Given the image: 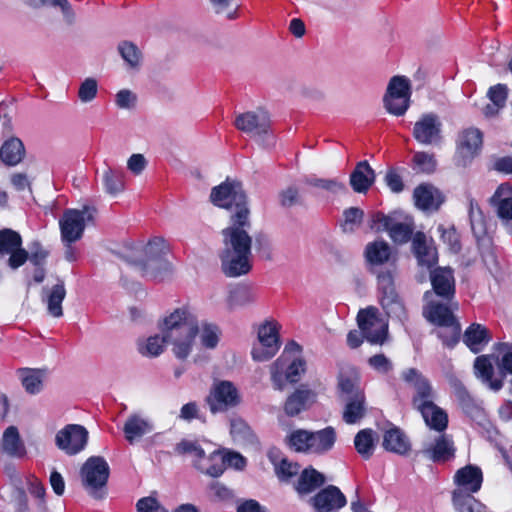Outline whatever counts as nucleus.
Returning <instances> with one entry per match:
<instances>
[{"mask_svg":"<svg viewBox=\"0 0 512 512\" xmlns=\"http://www.w3.org/2000/svg\"><path fill=\"white\" fill-rule=\"evenodd\" d=\"M160 330L161 335L138 341V351L142 356L158 357L166 344L172 346L174 356L180 360L190 355L198 332V321L187 308H177L164 317Z\"/></svg>","mask_w":512,"mask_h":512,"instance_id":"f257e3e1","label":"nucleus"},{"mask_svg":"<svg viewBox=\"0 0 512 512\" xmlns=\"http://www.w3.org/2000/svg\"><path fill=\"white\" fill-rule=\"evenodd\" d=\"M252 224L250 210L232 212L230 225L222 230L223 249L219 257L221 269L227 277H240L252 269Z\"/></svg>","mask_w":512,"mask_h":512,"instance_id":"f03ea898","label":"nucleus"},{"mask_svg":"<svg viewBox=\"0 0 512 512\" xmlns=\"http://www.w3.org/2000/svg\"><path fill=\"white\" fill-rule=\"evenodd\" d=\"M136 253L137 251H131L129 254L121 257L132 264L143 277L160 281L167 274L171 273L172 265L164 258L166 245L163 239L155 238L145 246L143 249L145 259H138Z\"/></svg>","mask_w":512,"mask_h":512,"instance_id":"7ed1b4c3","label":"nucleus"},{"mask_svg":"<svg viewBox=\"0 0 512 512\" xmlns=\"http://www.w3.org/2000/svg\"><path fill=\"white\" fill-rule=\"evenodd\" d=\"M273 388L283 391L286 383H297L306 372V361L299 356H291L288 349L269 367Z\"/></svg>","mask_w":512,"mask_h":512,"instance_id":"20e7f679","label":"nucleus"},{"mask_svg":"<svg viewBox=\"0 0 512 512\" xmlns=\"http://www.w3.org/2000/svg\"><path fill=\"white\" fill-rule=\"evenodd\" d=\"M109 475V465L101 456L89 457L80 469L82 486L95 499H103L105 497V488Z\"/></svg>","mask_w":512,"mask_h":512,"instance_id":"39448f33","label":"nucleus"},{"mask_svg":"<svg viewBox=\"0 0 512 512\" xmlns=\"http://www.w3.org/2000/svg\"><path fill=\"white\" fill-rule=\"evenodd\" d=\"M395 275V267L383 270L378 274L377 280L380 292V303L389 318L404 323L408 319V314L396 291L394 285Z\"/></svg>","mask_w":512,"mask_h":512,"instance_id":"423d86ee","label":"nucleus"},{"mask_svg":"<svg viewBox=\"0 0 512 512\" xmlns=\"http://www.w3.org/2000/svg\"><path fill=\"white\" fill-rule=\"evenodd\" d=\"M96 213V208L92 206L65 210L59 220L62 241L72 244L81 239L86 226L94 222Z\"/></svg>","mask_w":512,"mask_h":512,"instance_id":"0eeeda50","label":"nucleus"},{"mask_svg":"<svg viewBox=\"0 0 512 512\" xmlns=\"http://www.w3.org/2000/svg\"><path fill=\"white\" fill-rule=\"evenodd\" d=\"M411 84L405 76H393L383 97V104L388 113L402 116L410 106Z\"/></svg>","mask_w":512,"mask_h":512,"instance_id":"6e6552de","label":"nucleus"},{"mask_svg":"<svg viewBox=\"0 0 512 512\" xmlns=\"http://www.w3.org/2000/svg\"><path fill=\"white\" fill-rule=\"evenodd\" d=\"M210 200L220 208L234 209L233 212L249 209L243 186L236 180L226 179V181L214 187L210 194Z\"/></svg>","mask_w":512,"mask_h":512,"instance_id":"1a4fd4ad","label":"nucleus"},{"mask_svg":"<svg viewBox=\"0 0 512 512\" xmlns=\"http://www.w3.org/2000/svg\"><path fill=\"white\" fill-rule=\"evenodd\" d=\"M234 126L251 138L264 139L269 138L271 119L266 110L258 108L237 114Z\"/></svg>","mask_w":512,"mask_h":512,"instance_id":"9d476101","label":"nucleus"},{"mask_svg":"<svg viewBox=\"0 0 512 512\" xmlns=\"http://www.w3.org/2000/svg\"><path fill=\"white\" fill-rule=\"evenodd\" d=\"M206 401L210 411L216 414L239 406L242 398L231 381L221 380L213 384Z\"/></svg>","mask_w":512,"mask_h":512,"instance_id":"9b49d317","label":"nucleus"},{"mask_svg":"<svg viewBox=\"0 0 512 512\" xmlns=\"http://www.w3.org/2000/svg\"><path fill=\"white\" fill-rule=\"evenodd\" d=\"M357 323L369 343L382 345L385 342L388 335V324L379 316L377 308L361 309L357 315Z\"/></svg>","mask_w":512,"mask_h":512,"instance_id":"f8f14e48","label":"nucleus"},{"mask_svg":"<svg viewBox=\"0 0 512 512\" xmlns=\"http://www.w3.org/2000/svg\"><path fill=\"white\" fill-rule=\"evenodd\" d=\"M257 335L258 342L252 348V358L258 362L268 361L280 348L277 323L265 321L259 326Z\"/></svg>","mask_w":512,"mask_h":512,"instance_id":"ddd939ff","label":"nucleus"},{"mask_svg":"<svg viewBox=\"0 0 512 512\" xmlns=\"http://www.w3.org/2000/svg\"><path fill=\"white\" fill-rule=\"evenodd\" d=\"M21 235L9 228L0 230V259L9 256L7 265L16 270L28 260V251L22 247Z\"/></svg>","mask_w":512,"mask_h":512,"instance_id":"4468645a","label":"nucleus"},{"mask_svg":"<svg viewBox=\"0 0 512 512\" xmlns=\"http://www.w3.org/2000/svg\"><path fill=\"white\" fill-rule=\"evenodd\" d=\"M402 379L409 384L413 390L412 406L414 409L425 407L437 398L430 381L417 369L408 368L401 374Z\"/></svg>","mask_w":512,"mask_h":512,"instance_id":"2eb2a0df","label":"nucleus"},{"mask_svg":"<svg viewBox=\"0 0 512 512\" xmlns=\"http://www.w3.org/2000/svg\"><path fill=\"white\" fill-rule=\"evenodd\" d=\"M370 227L377 232L387 231L397 244L407 243L413 234V226L410 223L397 221L394 217L381 212L372 215Z\"/></svg>","mask_w":512,"mask_h":512,"instance_id":"dca6fc26","label":"nucleus"},{"mask_svg":"<svg viewBox=\"0 0 512 512\" xmlns=\"http://www.w3.org/2000/svg\"><path fill=\"white\" fill-rule=\"evenodd\" d=\"M88 441V431L78 424H69L59 430L55 436L56 446L67 455L81 452Z\"/></svg>","mask_w":512,"mask_h":512,"instance_id":"f3484780","label":"nucleus"},{"mask_svg":"<svg viewBox=\"0 0 512 512\" xmlns=\"http://www.w3.org/2000/svg\"><path fill=\"white\" fill-rule=\"evenodd\" d=\"M207 460L210 465L201 462L197 464V469L211 477L221 476L226 466L240 470L246 465V459L237 452H226L222 454L218 451H214L208 455Z\"/></svg>","mask_w":512,"mask_h":512,"instance_id":"a211bd4d","label":"nucleus"},{"mask_svg":"<svg viewBox=\"0 0 512 512\" xmlns=\"http://www.w3.org/2000/svg\"><path fill=\"white\" fill-rule=\"evenodd\" d=\"M155 429L153 420L140 411L130 413L124 424V438L129 444L138 442L146 435L152 433Z\"/></svg>","mask_w":512,"mask_h":512,"instance_id":"6ab92c4d","label":"nucleus"},{"mask_svg":"<svg viewBox=\"0 0 512 512\" xmlns=\"http://www.w3.org/2000/svg\"><path fill=\"white\" fill-rule=\"evenodd\" d=\"M468 214L471 224V230L479 242L478 245L482 250V257H490L492 261H495V256L490 249L489 239H486V226L482 211L478 203L471 197H468Z\"/></svg>","mask_w":512,"mask_h":512,"instance_id":"aec40b11","label":"nucleus"},{"mask_svg":"<svg viewBox=\"0 0 512 512\" xmlns=\"http://www.w3.org/2000/svg\"><path fill=\"white\" fill-rule=\"evenodd\" d=\"M444 301L429 300L423 309V315L431 323L439 326H451L456 322L453 311L458 309V303L453 301V298Z\"/></svg>","mask_w":512,"mask_h":512,"instance_id":"412c9836","label":"nucleus"},{"mask_svg":"<svg viewBox=\"0 0 512 512\" xmlns=\"http://www.w3.org/2000/svg\"><path fill=\"white\" fill-rule=\"evenodd\" d=\"M452 438L441 432L423 444L422 454L434 462H445L454 457Z\"/></svg>","mask_w":512,"mask_h":512,"instance_id":"4be33fe9","label":"nucleus"},{"mask_svg":"<svg viewBox=\"0 0 512 512\" xmlns=\"http://www.w3.org/2000/svg\"><path fill=\"white\" fill-rule=\"evenodd\" d=\"M441 126L437 115L425 114L414 124L413 136L424 145L437 143L441 139Z\"/></svg>","mask_w":512,"mask_h":512,"instance_id":"5701e85b","label":"nucleus"},{"mask_svg":"<svg viewBox=\"0 0 512 512\" xmlns=\"http://www.w3.org/2000/svg\"><path fill=\"white\" fill-rule=\"evenodd\" d=\"M310 501L317 512H336L347 503L345 495L334 485L320 490Z\"/></svg>","mask_w":512,"mask_h":512,"instance_id":"b1692460","label":"nucleus"},{"mask_svg":"<svg viewBox=\"0 0 512 512\" xmlns=\"http://www.w3.org/2000/svg\"><path fill=\"white\" fill-rule=\"evenodd\" d=\"M482 146V133L477 128L463 130L458 138L457 151L462 160V165L473 159Z\"/></svg>","mask_w":512,"mask_h":512,"instance_id":"393cba45","label":"nucleus"},{"mask_svg":"<svg viewBox=\"0 0 512 512\" xmlns=\"http://www.w3.org/2000/svg\"><path fill=\"white\" fill-rule=\"evenodd\" d=\"M430 280L435 294L444 300L454 298L455 279L451 268L438 267L430 274Z\"/></svg>","mask_w":512,"mask_h":512,"instance_id":"a878e982","label":"nucleus"},{"mask_svg":"<svg viewBox=\"0 0 512 512\" xmlns=\"http://www.w3.org/2000/svg\"><path fill=\"white\" fill-rule=\"evenodd\" d=\"M447 378L464 413L471 418H478L482 414V409L467 391L463 383L450 372L447 373Z\"/></svg>","mask_w":512,"mask_h":512,"instance_id":"bb28decb","label":"nucleus"},{"mask_svg":"<svg viewBox=\"0 0 512 512\" xmlns=\"http://www.w3.org/2000/svg\"><path fill=\"white\" fill-rule=\"evenodd\" d=\"M42 301L47 306V312L50 316L60 318L63 316L62 302L66 296L64 281L58 279V282L52 287H43Z\"/></svg>","mask_w":512,"mask_h":512,"instance_id":"cd10ccee","label":"nucleus"},{"mask_svg":"<svg viewBox=\"0 0 512 512\" xmlns=\"http://www.w3.org/2000/svg\"><path fill=\"white\" fill-rule=\"evenodd\" d=\"M496 215L502 221L512 220V187L509 184H501L490 199Z\"/></svg>","mask_w":512,"mask_h":512,"instance_id":"c85d7f7f","label":"nucleus"},{"mask_svg":"<svg viewBox=\"0 0 512 512\" xmlns=\"http://www.w3.org/2000/svg\"><path fill=\"white\" fill-rule=\"evenodd\" d=\"M413 197L415 205L423 211H436L443 202L440 192L428 184L416 187Z\"/></svg>","mask_w":512,"mask_h":512,"instance_id":"c756f323","label":"nucleus"},{"mask_svg":"<svg viewBox=\"0 0 512 512\" xmlns=\"http://www.w3.org/2000/svg\"><path fill=\"white\" fill-rule=\"evenodd\" d=\"M336 439V431L331 426L318 431H310V454L323 455L329 452L334 447Z\"/></svg>","mask_w":512,"mask_h":512,"instance_id":"7c9ffc66","label":"nucleus"},{"mask_svg":"<svg viewBox=\"0 0 512 512\" xmlns=\"http://www.w3.org/2000/svg\"><path fill=\"white\" fill-rule=\"evenodd\" d=\"M316 401V393L310 389L299 388L286 400L284 410L287 415L295 416Z\"/></svg>","mask_w":512,"mask_h":512,"instance_id":"2f4dec72","label":"nucleus"},{"mask_svg":"<svg viewBox=\"0 0 512 512\" xmlns=\"http://www.w3.org/2000/svg\"><path fill=\"white\" fill-rule=\"evenodd\" d=\"M375 172L367 161L357 163L350 175V185L357 193H366L375 181Z\"/></svg>","mask_w":512,"mask_h":512,"instance_id":"473e14b6","label":"nucleus"},{"mask_svg":"<svg viewBox=\"0 0 512 512\" xmlns=\"http://www.w3.org/2000/svg\"><path fill=\"white\" fill-rule=\"evenodd\" d=\"M412 249L420 265L431 267L437 262L436 249L427 242L424 233L417 232L413 236Z\"/></svg>","mask_w":512,"mask_h":512,"instance_id":"72a5a7b5","label":"nucleus"},{"mask_svg":"<svg viewBox=\"0 0 512 512\" xmlns=\"http://www.w3.org/2000/svg\"><path fill=\"white\" fill-rule=\"evenodd\" d=\"M417 411L420 412L424 422L429 428L439 433L446 430L448 426V415L442 408L436 405L435 401L425 405V407L417 409Z\"/></svg>","mask_w":512,"mask_h":512,"instance_id":"f704fd0d","label":"nucleus"},{"mask_svg":"<svg viewBox=\"0 0 512 512\" xmlns=\"http://www.w3.org/2000/svg\"><path fill=\"white\" fill-rule=\"evenodd\" d=\"M17 374L25 391L31 395L38 394L43 389V381L47 377V369L20 368Z\"/></svg>","mask_w":512,"mask_h":512,"instance_id":"c9c22d12","label":"nucleus"},{"mask_svg":"<svg viewBox=\"0 0 512 512\" xmlns=\"http://www.w3.org/2000/svg\"><path fill=\"white\" fill-rule=\"evenodd\" d=\"M455 482L464 491L470 493L477 492L482 484V472L481 470L472 465H468L459 469L455 474Z\"/></svg>","mask_w":512,"mask_h":512,"instance_id":"e433bc0d","label":"nucleus"},{"mask_svg":"<svg viewBox=\"0 0 512 512\" xmlns=\"http://www.w3.org/2000/svg\"><path fill=\"white\" fill-rule=\"evenodd\" d=\"M25 157L23 142L17 137H11L0 147V160L7 166L18 165Z\"/></svg>","mask_w":512,"mask_h":512,"instance_id":"4c0bfd02","label":"nucleus"},{"mask_svg":"<svg viewBox=\"0 0 512 512\" xmlns=\"http://www.w3.org/2000/svg\"><path fill=\"white\" fill-rule=\"evenodd\" d=\"M230 434L239 445L254 446L257 444V437L248 423L240 417L230 419Z\"/></svg>","mask_w":512,"mask_h":512,"instance_id":"58836bf2","label":"nucleus"},{"mask_svg":"<svg viewBox=\"0 0 512 512\" xmlns=\"http://www.w3.org/2000/svg\"><path fill=\"white\" fill-rule=\"evenodd\" d=\"M383 447L390 452L406 455L411 445L407 436L397 427L385 431L383 435Z\"/></svg>","mask_w":512,"mask_h":512,"instance_id":"ea45409f","label":"nucleus"},{"mask_svg":"<svg viewBox=\"0 0 512 512\" xmlns=\"http://www.w3.org/2000/svg\"><path fill=\"white\" fill-rule=\"evenodd\" d=\"M463 341L472 352L478 353L490 341L489 332L483 325L473 323L466 329Z\"/></svg>","mask_w":512,"mask_h":512,"instance_id":"a19ab883","label":"nucleus"},{"mask_svg":"<svg viewBox=\"0 0 512 512\" xmlns=\"http://www.w3.org/2000/svg\"><path fill=\"white\" fill-rule=\"evenodd\" d=\"M345 402L342 417L347 424H356L366 414L365 396H356L355 398H344Z\"/></svg>","mask_w":512,"mask_h":512,"instance_id":"79ce46f5","label":"nucleus"},{"mask_svg":"<svg viewBox=\"0 0 512 512\" xmlns=\"http://www.w3.org/2000/svg\"><path fill=\"white\" fill-rule=\"evenodd\" d=\"M474 371L475 375L480 378L484 383L488 384L489 387L498 391L503 386L502 380H493V365L487 356H479L475 359L474 362Z\"/></svg>","mask_w":512,"mask_h":512,"instance_id":"37998d69","label":"nucleus"},{"mask_svg":"<svg viewBox=\"0 0 512 512\" xmlns=\"http://www.w3.org/2000/svg\"><path fill=\"white\" fill-rule=\"evenodd\" d=\"M2 449L5 453L13 457H22L25 454V446L20 438L18 429L15 426H9L3 433Z\"/></svg>","mask_w":512,"mask_h":512,"instance_id":"c03bdc74","label":"nucleus"},{"mask_svg":"<svg viewBox=\"0 0 512 512\" xmlns=\"http://www.w3.org/2000/svg\"><path fill=\"white\" fill-rule=\"evenodd\" d=\"M338 387L342 400L344 398H355L356 396H364L360 388L359 376L355 371L340 373L338 379Z\"/></svg>","mask_w":512,"mask_h":512,"instance_id":"a18cd8bd","label":"nucleus"},{"mask_svg":"<svg viewBox=\"0 0 512 512\" xmlns=\"http://www.w3.org/2000/svg\"><path fill=\"white\" fill-rule=\"evenodd\" d=\"M391 254L389 244L383 240L368 243L365 248L366 259L373 265H381L388 262L391 258Z\"/></svg>","mask_w":512,"mask_h":512,"instance_id":"49530a36","label":"nucleus"},{"mask_svg":"<svg viewBox=\"0 0 512 512\" xmlns=\"http://www.w3.org/2000/svg\"><path fill=\"white\" fill-rule=\"evenodd\" d=\"M325 476L313 468H307L302 471L296 485V490L300 494H308L323 485Z\"/></svg>","mask_w":512,"mask_h":512,"instance_id":"de8ad7c7","label":"nucleus"},{"mask_svg":"<svg viewBox=\"0 0 512 512\" xmlns=\"http://www.w3.org/2000/svg\"><path fill=\"white\" fill-rule=\"evenodd\" d=\"M256 300V295L251 288L247 286H235L229 290L227 297V306L230 310L238 307H244L252 304Z\"/></svg>","mask_w":512,"mask_h":512,"instance_id":"09e8293b","label":"nucleus"},{"mask_svg":"<svg viewBox=\"0 0 512 512\" xmlns=\"http://www.w3.org/2000/svg\"><path fill=\"white\" fill-rule=\"evenodd\" d=\"M304 183L310 187L322 189L332 195H338L347 192V187L338 178H319L309 176L304 179Z\"/></svg>","mask_w":512,"mask_h":512,"instance_id":"8fccbe9b","label":"nucleus"},{"mask_svg":"<svg viewBox=\"0 0 512 512\" xmlns=\"http://www.w3.org/2000/svg\"><path fill=\"white\" fill-rule=\"evenodd\" d=\"M117 50L130 70L138 71L140 69L142 53L136 44L130 41H122L118 44Z\"/></svg>","mask_w":512,"mask_h":512,"instance_id":"3c124183","label":"nucleus"},{"mask_svg":"<svg viewBox=\"0 0 512 512\" xmlns=\"http://www.w3.org/2000/svg\"><path fill=\"white\" fill-rule=\"evenodd\" d=\"M175 452L179 455H189L193 458L194 466L197 468V464L206 463L210 465L205 455L204 449L199 445L197 441L192 440H182L175 446Z\"/></svg>","mask_w":512,"mask_h":512,"instance_id":"603ef678","label":"nucleus"},{"mask_svg":"<svg viewBox=\"0 0 512 512\" xmlns=\"http://www.w3.org/2000/svg\"><path fill=\"white\" fill-rule=\"evenodd\" d=\"M102 181L106 193L116 196L125 189L124 174L121 171L107 167L102 174Z\"/></svg>","mask_w":512,"mask_h":512,"instance_id":"864d4df0","label":"nucleus"},{"mask_svg":"<svg viewBox=\"0 0 512 512\" xmlns=\"http://www.w3.org/2000/svg\"><path fill=\"white\" fill-rule=\"evenodd\" d=\"M453 504L458 512H481L482 505L470 492L457 488L453 492Z\"/></svg>","mask_w":512,"mask_h":512,"instance_id":"5fc2aeb1","label":"nucleus"},{"mask_svg":"<svg viewBox=\"0 0 512 512\" xmlns=\"http://www.w3.org/2000/svg\"><path fill=\"white\" fill-rule=\"evenodd\" d=\"M197 334L203 347L215 349L220 341L221 330L216 324L205 322L198 326Z\"/></svg>","mask_w":512,"mask_h":512,"instance_id":"6e6d98bb","label":"nucleus"},{"mask_svg":"<svg viewBox=\"0 0 512 512\" xmlns=\"http://www.w3.org/2000/svg\"><path fill=\"white\" fill-rule=\"evenodd\" d=\"M357 452L365 459H369L374 451V432L372 429L360 430L354 438Z\"/></svg>","mask_w":512,"mask_h":512,"instance_id":"4d7b16f0","label":"nucleus"},{"mask_svg":"<svg viewBox=\"0 0 512 512\" xmlns=\"http://www.w3.org/2000/svg\"><path fill=\"white\" fill-rule=\"evenodd\" d=\"M288 446L296 452L310 454V431L297 429L286 438Z\"/></svg>","mask_w":512,"mask_h":512,"instance_id":"13d9d810","label":"nucleus"},{"mask_svg":"<svg viewBox=\"0 0 512 512\" xmlns=\"http://www.w3.org/2000/svg\"><path fill=\"white\" fill-rule=\"evenodd\" d=\"M24 2L33 8H39L42 6L59 7L62 11L64 20L68 24H72L74 22L75 14L67 0H24Z\"/></svg>","mask_w":512,"mask_h":512,"instance_id":"bf43d9fd","label":"nucleus"},{"mask_svg":"<svg viewBox=\"0 0 512 512\" xmlns=\"http://www.w3.org/2000/svg\"><path fill=\"white\" fill-rule=\"evenodd\" d=\"M98 94V81L93 77L85 78L79 86L78 98L81 103L92 102Z\"/></svg>","mask_w":512,"mask_h":512,"instance_id":"052dcab7","label":"nucleus"},{"mask_svg":"<svg viewBox=\"0 0 512 512\" xmlns=\"http://www.w3.org/2000/svg\"><path fill=\"white\" fill-rule=\"evenodd\" d=\"M414 170L421 173L430 174L436 169V160L433 154L427 152H417L413 157Z\"/></svg>","mask_w":512,"mask_h":512,"instance_id":"680f3d73","label":"nucleus"},{"mask_svg":"<svg viewBox=\"0 0 512 512\" xmlns=\"http://www.w3.org/2000/svg\"><path fill=\"white\" fill-rule=\"evenodd\" d=\"M216 14L225 15L227 19L233 20L238 17V5H234V0H210Z\"/></svg>","mask_w":512,"mask_h":512,"instance_id":"e2e57ef3","label":"nucleus"},{"mask_svg":"<svg viewBox=\"0 0 512 512\" xmlns=\"http://www.w3.org/2000/svg\"><path fill=\"white\" fill-rule=\"evenodd\" d=\"M28 251V260L35 266H44L46 259L49 256V251L46 250L40 242L34 241L30 244Z\"/></svg>","mask_w":512,"mask_h":512,"instance_id":"0e129e2a","label":"nucleus"},{"mask_svg":"<svg viewBox=\"0 0 512 512\" xmlns=\"http://www.w3.org/2000/svg\"><path fill=\"white\" fill-rule=\"evenodd\" d=\"M499 355L497 357L498 368L502 372L512 374V346L503 343L498 345Z\"/></svg>","mask_w":512,"mask_h":512,"instance_id":"69168bd1","label":"nucleus"},{"mask_svg":"<svg viewBox=\"0 0 512 512\" xmlns=\"http://www.w3.org/2000/svg\"><path fill=\"white\" fill-rule=\"evenodd\" d=\"M279 203L284 208L301 204V196L296 186H289L279 193Z\"/></svg>","mask_w":512,"mask_h":512,"instance_id":"338daca9","label":"nucleus"},{"mask_svg":"<svg viewBox=\"0 0 512 512\" xmlns=\"http://www.w3.org/2000/svg\"><path fill=\"white\" fill-rule=\"evenodd\" d=\"M137 95L129 89L119 90L115 95V103L120 109H133L137 104Z\"/></svg>","mask_w":512,"mask_h":512,"instance_id":"774afa93","label":"nucleus"}]
</instances>
